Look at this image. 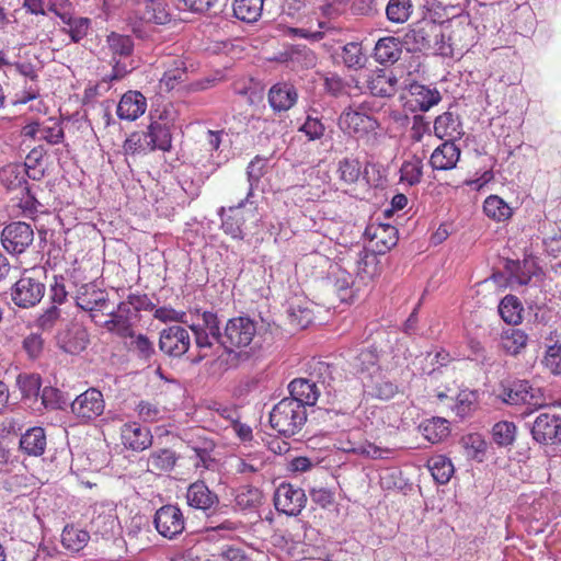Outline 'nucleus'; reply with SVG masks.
Instances as JSON below:
<instances>
[{
  "label": "nucleus",
  "mask_w": 561,
  "mask_h": 561,
  "mask_svg": "<svg viewBox=\"0 0 561 561\" xmlns=\"http://www.w3.org/2000/svg\"><path fill=\"white\" fill-rule=\"evenodd\" d=\"M419 432L427 442L437 444L449 435L448 421L442 417L425 420L419 425Z\"/></svg>",
  "instance_id": "nucleus-34"
},
{
  "label": "nucleus",
  "mask_w": 561,
  "mask_h": 561,
  "mask_svg": "<svg viewBox=\"0 0 561 561\" xmlns=\"http://www.w3.org/2000/svg\"><path fill=\"white\" fill-rule=\"evenodd\" d=\"M105 409L103 394L90 388L79 394L71 403V412L81 421H91L100 416Z\"/></svg>",
  "instance_id": "nucleus-13"
},
{
  "label": "nucleus",
  "mask_w": 561,
  "mask_h": 561,
  "mask_svg": "<svg viewBox=\"0 0 561 561\" xmlns=\"http://www.w3.org/2000/svg\"><path fill=\"white\" fill-rule=\"evenodd\" d=\"M434 133L445 141H454L460 139L463 135L462 124L459 116L451 112H445L437 116L434 122Z\"/></svg>",
  "instance_id": "nucleus-27"
},
{
  "label": "nucleus",
  "mask_w": 561,
  "mask_h": 561,
  "mask_svg": "<svg viewBox=\"0 0 561 561\" xmlns=\"http://www.w3.org/2000/svg\"><path fill=\"white\" fill-rule=\"evenodd\" d=\"M121 436L123 445L134 451H142L152 445L150 430L137 423L124 424Z\"/></svg>",
  "instance_id": "nucleus-21"
},
{
  "label": "nucleus",
  "mask_w": 561,
  "mask_h": 561,
  "mask_svg": "<svg viewBox=\"0 0 561 561\" xmlns=\"http://www.w3.org/2000/svg\"><path fill=\"white\" fill-rule=\"evenodd\" d=\"M430 131V124L422 115H414L410 137L414 141H421L424 134Z\"/></svg>",
  "instance_id": "nucleus-62"
},
{
  "label": "nucleus",
  "mask_w": 561,
  "mask_h": 561,
  "mask_svg": "<svg viewBox=\"0 0 561 561\" xmlns=\"http://www.w3.org/2000/svg\"><path fill=\"white\" fill-rule=\"evenodd\" d=\"M410 93L412 102L422 112H427L431 107L438 104L442 99L437 89H431L417 83L411 85Z\"/></svg>",
  "instance_id": "nucleus-35"
},
{
  "label": "nucleus",
  "mask_w": 561,
  "mask_h": 561,
  "mask_svg": "<svg viewBox=\"0 0 561 561\" xmlns=\"http://www.w3.org/2000/svg\"><path fill=\"white\" fill-rule=\"evenodd\" d=\"M423 164L420 159L404 162L401 167V180L410 185L417 184L422 179Z\"/></svg>",
  "instance_id": "nucleus-52"
},
{
  "label": "nucleus",
  "mask_w": 561,
  "mask_h": 561,
  "mask_svg": "<svg viewBox=\"0 0 561 561\" xmlns=\"http://www.w3.org/2000/svg\"><path fill=\"white\" fill-rule=\"evenodd\" d=\"M297 100V89L289 82L275 83L268 91V103L275 112L290 110Z\"/></svg>",
  "instance_id": "nucleus-23"
},
{
  "label": "nucleus",
  "mask_w": 561,
  "mask_h": 561,
  "mask_svg": "<svg viewBox=\"0 0 561 561\" xmlns=\"http://www.w3.org/2000/svg\"><path fill=\"white\" fill-rule=\"evenodd\" d=\"M307 496L301 488L290 483H282L274 493L275 508L288 516H297L306 506Z\"/></svg>",
  "instance_id": "nucleus-9"
},
{
  "label": "nucleus",
  "mask_w": 561,
  "mask_h": 561,
  "mask_svg": "<svg viewBox=\"0 0 561 561\" xmlns=\"http://www.w3.org/2000/svg\"><path fill=\"white\" fill-rule=\"evenodd\" d=\"M42 403L47 409L61 408V393L58 389L53 387H45L41 392Z\"/></svg>",
  "instance_id": "nucleus-60"
},
{
  "label": "nucleus",
  "mask_w": 561,
  "mask_h": 561,
  "mask_svg": "<svg viewBox=\"0 0 561 561\" xmlns=\"http://www.w3.org/2000/svg\"><path fill=\"white\" fill-rule=\"evenodd\" d=\"M374 51L377 62L393 65L401 57L402 43L394 36L382 37L376 43Z\"/></svg>",
  "instance_id": "nucleus-28"
},
{
  "label": "nucleus",
  "mask_w": 561,
  "mask_h": 561,
  "mask_svg": "<svg viewBox=\"0 0 561 561\" xmlns=\"http://www.w3.org/2000/svg\"><path fill=\"white\" fill-rule=\"evenodd\" d=\"M299 131H302L309 140H317L324 135L325 127L320 119L308 116Z\"/></svg>",
  "instance_id": "nucleus-55"
},
{
  "label": "nucleus",
  "mask_w": 561,
  "mask_h": 561,
  "mask_svg": "<svg viewBox=\"0 0 561 561\" xmlns=\"http://www.w3.org/2000/svg\"><path fill=\"white\" fill-rule=\"evenodd\" d=\"M497 398L508 405H534L541 407L545 404L542 392L539 388H535L525 379H506L500 383Z\"/></svg>",
  "instance_id": "nucleus-5"
},
{
  "label": "nucleus",
  "mask_w": 561,
  "mask_h": 561,
  "mask_svg": "<svg viewBox=\"0 0 561 561\" xmlns=\"http://www.w3.org/2000/svg\"><path fill=\"white\" fill-rule=\"evenodd\" d=\"M45 291L44 283L25 273L11 287L10 297L16 307L28 309L41 302Z\"/></svg>",
  "instance_id": "nucleus-7"
},
{
  "label": "nucleus",
  "mask_w": 561,
  "mask_h": 561,
  "mask_svg": "<svg viewBox=\"0 0 561 561\" xmlns=\"http://www.w3.org/2000/svg\"><path fill=\"white\" fill-rule=\"evenodd\" d=\"M545 367L553 375H561V345H550L542 360Z\"/></svg>",
  "instance_id": "nucleus-53"
},
{
  "label": "nucleus",
  "mask_w": 561,
  "mask_h": 561,
  "mask_svg": "<svg viewBox=\"0 0 561 561\" xmlns=\"http://www.w3.org/2000/svg\"><path fill=\"white\" fill-rule=\"evenodd\" d=\"M23 348L30 358H38L43 353L44 340L39 334L32 333L23 340Z\"/></svg>",
  "instance_id": "nucleus-58"
},
{
  "label": "nucleus",
  "mask_w": 561,
  "mask_h": 561,
  "mask_svg": "<svg viewBox=\"0 0 561 561\" xmlns=\"http://www.w3.org/2000/svg\"><path fill=\"white\" fill-rule=\"evenodd\" d=\"M16 386L23 399L37 398L42 392V379L38 374L21 373L16 377Z\"/></svg>",
  "instance_id": "nucleus-41"
},
{
  "label": "nucleus",
  "mask_w": 561,
  "mask_h": 561,
  "mask_svg": "<svg viewBox=\"0 0 561 561\" xmlns=\"http://www.w3.org/2000/svg\"><path fill=\"white\" fill-rule=\"evenodd\" d=\"M90 539L87 530L78 529L73 526H66L61 534V542L64 547L71 551H80Z\"/></svg>",
  "instance_id": "nucleus-42"
},
{
  "label": "nucleus",
  "mask_w": 561,
  "mask_h": 561,
  "mask_svg": "<svg viewBox=\"0 0 561 561\" xmlns=\"http://www.w3.org/2000/svg\"><path fill=\"white\" fill-rule=\"evenodd\" d=\"M64 138V130L59 124L54 123L53 126L43 124L39 139H44L51 145L59 144Z\"/></svg>",
  "instance_id": "nucleus-61"
},
{
  "label": "nucleus",
  "mask_w": 561,
  "mask_h": 561,
  "mask_svg": "<svg viewBox=\"0 0 561 561\" xmlns=\"http://www.w3.org/2000/svg\"><path fill=\"white\" fill-rule=\"evenodd\" d=\"M484 214L494 221H505L512 217L513 210L507 203L497 195H490L483 203Z\"/></svg>",
  "instance_id": "nucleus-39"
},
{
  "label": "nucleus",
  "mask_w": 561,
  "mask_h": 561,
  "mask_svg": "<svg viewBox=\"0 0 561 561\" xmlns=\"http://www.w3.org/2000/svg\"><path fill=\"white\" fill-rule=\"evenodd\" d=\"M26 175L27 170L22 164H9L0 170V181L9 191L27 192Z\"/></svg>",
  "instance_id": "nucleus-31"
},
{
  "label": "nucleus",
  "mask_w": 561,
  "mask_h": 561,
  "mask_svg": "<svg viewBox=\"0 0 561 561\" xmlns=\"http://www.w3.org/2000/svg\"><path fill=\"white\" fill-rule=\"evenodd\" d=\"M219 557L222 561H252L242 548L233 546H229L224 549Z\"/></svg>",
  "instance_id": "nucleus-63"
},
{
  "label": "nucleus",
  "mask_w": 561,
  "mask_h": 561,
  "mask_svg": "<svg viewBox=\"0 0 561 561\" xmlns=\"http://www.w3.org/2000/svg\"><path fill=\"white\" fill-rule=\"evenodd\" d=\"M152 146L147 131H134L124 141L123 148L125 153L135 154L138 152L153 151Z\"/></svg>",
  "instance_id": "nucleus-46"
},
{
  "label": "nucleus",
  "mask_w": 561,
  "mask_h": 561,
  "mask_svg": "<svg viewBox=\"0 0 561 561\" xmlns=\"http://www.w3.org/2000/svg\"><path fill=\"white\" fill-rule=\"evenodd\" d=\"M60 319V309L56 306L49 307L36 320V325L43 331L51 330Z\"/></svg>",
  "instance_id": "nucleus-57"
},
{
  "label": "nucleus",
  "mask_w": 561,
  "mask_h": 561,
  "mask_svg": "<svg viewBox=\"0 0 561 561\" xmlns=\"http://www.w3.org/2000/svg\"><path fill=\"white\" fill-rule=\"evenodd\" d=\"M146 107V98L140 92L128 91L121 98L116 113L121 119L135 121L145 113Z\"/></svg>",
  "instance_id": "nucleus-25"
},
{
  "label": "nucleus",
  "mask_w": 561,
  "mask_h": 561,
  "mask_svg": "<svg viewBox=\"0 0 561 561\" xmlns=\"http://www.w3.org/2000/svg\"><path fill=\"white\" fill-rule=\"evenodd\" d=\"M47 445L45 430L41 426L28 428L20 438V449L27 456L38 457Z\"/></svg>",
  "instance_id": "nucleus-29"
},
{
  "label": "nucleus",
  "mask_w": 561,
  "mask_h": 561,
  "mask_svg": "<svg viewBox=\"0 0 561 561\" xmlns=\"http://www.w3.org/2000/svg\"><path fill=\"white\" fill-rule=\"evenodd\" d=\"M397 85L396 75L386 69L374 70L367 80L370 94L378 98H392L397 93Z\"/></svg>",
  "instance_id": "nucleus-20"
},
{
  "label": "nucleus",
  "mask_w": 561,
  "mask_h": 561,
  "mask_svg": "<svg viewBox=\"0 0 561 561\" xmlns=\"http://www.w3.org/2000/svg\"><path fill=\"white\" fill-rule=\"evenodd\" d=\"M527 334L516 328H508L501 334L502 347L511 355H517L527 344Z\"/></svg>",
  "instance_id": "nucleus-40"
},
{
  "label": "nucleus",
  "mask_w": 561,
  "mask_h": 561,
  "mask_svg": "<svg viewBox=\"0 0 561 561\" xmlns=\"http://www.w3.org/2000/svg\"><path fill=\"white\" fill-rule=\"evenodd\" d=\"M186 501L191 507L204 512L214 510L219 504L218 495L202 480H197L188 485Z\"/></svg>",
  "instance_id": "nucleus-19"
},
{
  "label": "nucleus",
  "mask_w": 561,
  "mask_h": 561,
  "mask_svg": "<svg viewBox=\"0 0 561 561\" xmlns=\"http://www.w3.org/2000/svg\"><path fill=\"white\" fill-rule=\"evenodd\" d=\"M460 158V149L454 141H445L432 153L430 163L434 170L447 171L456 168Z\"/></svg>",
  "instance_id": "nucleus-26"
},
{
  "label": "nucleus",
  "mask_w": 561,
  "mask_h": 561,
  "mask_svg": "<svg viewBox=\"0 0 561 561\" xmlns=\"http://www.w3.org/2000/svg\"><path fill=\"white\" fill-rule=\"evenodd\" d=\"M60 19L68 26L66 32L70 35L73 43H79L88 34L90 20L87 18H72L69 14H61Z\"/></svg>",
  "instance_id": "nucleus-45"
},
{
  "label": "nucleus",
  "mask_w": 561,
  "mask_h": 561,
  "mask_svg": "<svg viewBox=\"0 0 561 561\" xmlns=\"http://www.w3.org/2000/svg\"><path fill=\"white\" fill-rule=\"evenodd\" d=\"M310 378H295L288 385L290 393L288 399H295L305 409L316 404L320 396L319 383L328 388L331 387V381L333 380V368L324 362L313 360L310 364Z\"/></svg>",
  "instance_id": "nucleus-3"
},
{
  "label": "nucleus",
  "mask_w": 561,
  "mask_h": 561,
  "mask_svg": "<svg viewBox=\"0 0 561 561\" xmlns=\"http://www.w3.org/2000/svg\"><path fill=\"white\" fill-rule=\"evenodd\" d=\"M248 203L251 202L250 198L245 196L237 205L230 206L228 209L221 207L218 210V215L221 218V228L224 232L231 236L233 239L242 240L244 238V218L241 208H243Z\"/></svg>",
  "instance_id": "nucleus-17"
},
{
  "label": "nucleus",
  "mask_w": 561,
  "mask_h": 561,
  "mask_svg": "<svg viewBox=\"0 0 561 561\" xmlns=\"http://www.w3.org/2000/svg\"><path fill=\"white\" fill-rule=\"evenodd\" d=\"M339 126L351 135L364 136L376 131L380 124L373 116L366 115L358 110L347 108L340 115Z\"/></svg>",
  "instance_id": "nucleus-15"
},
{
  "label": "nucleus",
  "mask_w": 561,
  "mask_h": 561,
  "mask_svg": "<svg viewBox=\"0 0 561 561\" xmlns=\"http://www.w3.org/2000/svg\"><path fill=\"white\" fill-rule=\"evenodd\" d=\"M428 467L432 471L433 478L439 484L447 483L454 473V466L451 461L444 456H437L432 458L430 460Z\"/></svg>",
  "instance_id": "nucleus-48"
},
{
  "label": "nucleus",
  "mask_w": 561,
  "mask_h": 561,
  "mask_svg": "<svg viewBox=\"0 0 561 561\" xmlns=\"http://www.w3.org/2000/svg\"><path fill=\"white\" fill-rule=\"evenodd\" d=\"M34 232L26 222L15 221L4 227L1 233L3 248L10 252L23 253L33 242Z\"/></svg>",
  "instance_id": "nucleus-12"
},
{
  "label": "nucleus",
  "mask_w": 561,
  "mask_h": 561,
  "mask_svg": "<svg viewBox=\"0 0 561 561\" xmlns=\"http://www.w3.org/2000/svg\"><path fill=\"white\" fill-rule=\"evenodd\" d=\"M236 503L241 510L257 507L262 503V492L255 486H242L236 495Z\"/></svg>",
  "instance_id": "nucleus-49"
},
{
  "label": "nucleus",
  "mask_w": 561,
  "mask_h": 561,
  "mask_svg": "<svg viewBox=\"0 0 561 561\" xmlns=\"http://www.w3.org/2000/svg\"><path fill=\"white\" fill-rule=\"evenodd\" d=\"M176 460L178 457L175 453L169 448L154 450L150 454L147 460V470L150 472L171 471L174 468Z\"/></svg>",
  "instance_id": "nucleus-37"
},
{
  "label": "nucleus",
  "mask_w": 561,
  "mask_h": 561,
  "mask_svg": "<svg viewBox=\"0 0 561 561\" xmlns=\"http://www.w3.org/2000/svg\"><path fill=\"white\" fill-rule=\"evenodd\" d=\"M506 268L510 272L512 282H515L519 285H526L530 280V276L525 274L522 271V267H520V264L518 261L517 262L508 261L506 263Z\"/></svg>",
  "instance_id": "nucleus-64"
},
{
  "label": "nucleus",
  "mask_w": 561,
  "mask_h": 561,
  "mask_svg": "<svg viewBox=\"0 0 561 561\" xmlns=\"http://www.w3.org/2000/svg\"><path fill=\"white\" fill-rule=\"evenodd\" d=\"M191 345L188 331L181 325H171L160 333L159 348L171 357H181Z\"/></svg>",
  "instance_id": "nucleus-14"
},
{
  "label": "nucleus",
  "mask_w": 561,
  "mask_h": 561,
  "mask_svg": "<svg viewBox=\"0 0 561 561\" xmlns=\"http://www.w3.org/2000/svg\"><path fill=\"white\" fill-rule=\"evenodd\" d=\"M174 128V124H170L169 122H152L148 126V135L150 136V141L153 145V150L159 149L162 151H170L172 149V129Z\"/></svg>",
  "instance_id": "nucleus-30"
},
{
  "label": "nucleus",
  "mask_w": 561,
  "mask_h": 561,
  "mask_svg": "<svg viewBox=\"0 0 561 561\" xmlns=\"http://www.w3.org/2000/svg\"><path fill=\"white\" fill-rule=\"evenodd\" d=\"M263 2V0H234L233 14L243 22H256L262 14Z\"/></svg>",
  "instance_id": "nucleus-36"
},
{
  "label": "nucleus",
  "mask_w": 561,
  "mask_h": 561,
  "mask_svg": "<svg viewBox=\"0 0 561 561\" xmlns=\"http://www.w3.org/2000/svg\"><path fill=\"white\" fill-rule=\"evenodd\" d=\"M363 386L368 396L380 400H390L399 391L398 385L382 375L381 371L363 378Z\"/></svg>",
  "instance_id": "nucleus-22"
},
{
  "label": "nucleus",
  "mask_w": 561,
  "mask_h": 561,
  "mask_svg": "<svg viewBox=\"0 0 561 561\" xmlns=\"http://www.w3.org/2000/svg\"><path fill=\"white\" fill-rule=\"evenodd\" d=\"M341 179L346 183H355L360 175V163L356 159H344L339 167Z\"/></svg>",
  "instance_id": "nucleus-54"
},
{
  "label": "nucleus",
  "mask_w": 561,
  "mask_h": 561,
  "mask_svg": "<svg viewBox=\"0 0 561 561\" xmlns=\"http://www.w3.org/2000/svg\"><path fill=\"white\" fill-rule=\"evenodd\" d=\"M134 46L129 35L117 32L106 35L99 54L100 59L108 64L111 71L103 73L102 82L121 81L136 68L131 59Z\"/></svg>",
  "instance_id": "nucleus-2"
},
{
  "label": "nucleus",
  "mask_w": 561,
  "mask_h": 561,
  "mask_svg": "<svg viewBox=\"0 0 561 561\" xmlns=\"http://www.w3.org/2000/svg\"><path fill=\"white\" fill-rule=\"evenodd\" d=\"M157 531L168 539H174L185 529V520L182 511L175 505H163L153 519Z\"/></svg>",
  "instance_id": "nucleus-11"
},
{
  "label": "nucleus",
  "mask_w": 561,
  "mask_h": 561,
  "mask_svg": "<svg viewBox=\"0 0 561 561\" xmlns=\"http://www.w3.org/2000/svg\"><path fill=\"white\" fill-rule=\"evenodd\" d=\"M523 310L517 297L505 296L499 306V312L502 319L508 324H517L522 320L520 311Z\"/></svg>",
  "instance_id": "nucleus-44"
},
{
  "label": "nucleus",
  "mask_w": 561,
  "mask_h": 561,
  "mask_svg": "<svg viewBox=\"0 0 561 561\" xmlns=\"http://www.w3.org/2000/svg\"><path fill=\"white\" fill-rule=\"evenodd\" d=\"M26 26L28 37L39 43L46 42L55 30V21L47 12L33 15Z\"/></svg>",
  "instance_id": "nucleus-32"
},
{
  "label": "nucleus",
  "mask_w": 561,
  "mask_h": 561,
  "mask_svg": "<svg viewBox=\"0 0 561 561\" xmlns=\"http://www.w3.org/2000/svg\"><path fill=\"white\" fill-rule=\"evenodd\" d=\"M379 354L375 347H367L360 350L355 356L352 365L355 371L362 375V379L369 375H375L380 371L378 365Z\"/></svg>",
  "instance_id": "nucleus-33"
},
{
  "label": "nucleus",
  "mask_w": 561,
  "mask_h": 561,
  "mask_svg": "<svg viewBox=\"0 0 561 561\" xmlns=\"http://www.w3.org/2000/svg\"><path fill=\"white\" fill-rule=\"evenodd\" d=\"M333 56L348 70L354 71L364 69L368 62V57L358 42L344 44L334 51Z\"/></svg>",
  "instance_id": "nucleus-24"
},
{
  "label": "nucleus",
  "mask_w": 561,
  "mask_h": 561,
  "mask_svg": "<svg viewBox=\"0 0 561 561\" xmlns=\"http://www.w3.org/2000/svg\"><path fill=\"white\" fill-rule=\"evenodd\" d=\"M57 345L68 354H79L89 343L88 331L80 324L70 323L56 335Z\"/></svg>",
  "instance_id": "nucleus-16"
},
{
  "label": "nucleus",
  "mask_w": 561,
  "mask_h": 561,
  "mask_svg": "<svg viewBox=\"0 0 561 561\" xmlns=\"http://www.w3.org/2000/svg\"><path fill=\"white\" fill-rule=\"evenodd\" d=\"M154 318L167 322V321H175L183 324H187L188 327L192 324L187 319V314L184 311H176L173 308L161 307L154 310Z\"/></svg>",
  "instance_id": "nucleus-56"
},
{
  "label": "nucleus",
  "mask_w": 561,
  "mask_h": 561,
  "mask_svg": "<svg viewBox=\"0 0 561 561\" xmlns=\"http://www.w3.org/2000/svg\"><path fill=\"white\" fill-rule=\"evenodd\" d=\"M306 422L307 411L295 399H282L270 412L272 428L285 437H291L299 433Z\"/></svg>",
  "instance_id": "nucleus-4"
},
{
  "label": "nucleus",
  "mask_w": 561,
  "mask_h": 561,
  "mask_svg": "<svg viewBox=\"0 0 561 561\" xmlns=\"http://www.w3.org/2000/svg\"><path fill=\"white\" fill-rule=\"evenodd\" d=\"M185 443L187 448L194 453V468L196 470H215L217 461L214 457L216 444L214 439L205 433L204 430H195L186 434Z\"/></svg>",
  "instance_id": "nucleus-6"
},
{
  "label": "nucleus",
  "mask_w": 561,
  "mask_h": 561,
  "mask_svg": "<svg viewBox=\"0 0 561 561\" xmlns=\"http://www.w3.org/2000/svg\"><path fill=\"white\" fill-rule=\"evenodd\" d=\"M529 428L533 439L540 445L561 444V416L556 413L538 414Z\"/></svg>",
  "instance_id": "nucleus-8"
},
{
  "label": "nucleus",
  "mask_w": 561,
  "mask_h": 561,
  "mask_svg": "<svg viewBox=\"0 0 561 561\" xmlns=\"http://www.w3.org/2000/svg\"><path fill=\"white\" fill-rule=\"evenodd\" d=\"M194 311L201 314L203 321V323L192 322L190 325L199 351L211 348L216 342L222 347V353L218 355L215 363L225 370L238 366L240 353H237L234 348L250 345L256 334L255 322L249 317H236L227 321L224 332H221L217 313L208 310L201 311V309ZM206 356V353H199L192 363L197 364Z\"/></svg>",
  "instance_id": "nucleus-1"
},
{
  "label": "nucleus",
  "mask_w": 561,
  "mask_h": 561,
  "mask_svg": "<svg viewBox=\"0 0 561 561\" xmlns=\"http://www.w3.org/2000/svg\"><path fill=\"white\" fill-rule=\"evenodd\" d=\"M138 416L144 422H156L161 419V410L153 403L140 401L137 405Z\"/></svg>",
  "instance_id": "nucleus-59"
},
{
  "label": "nucleus",
  "mask_w": 561,
  "mask_h": 561,
  "mask_svg": "<svg viewBox=\"0 0 561 561\" xmlns=\"http://www.w3.org/2000/svg\"><path fill=\"white\" fill-rule=\"evenodd\" d=\"M76 304L80 309L90 312V317L95 323H100L98 312L103 314L107 311L110 299L106 291L96 288L94 284L90 283L79 288Z\"/></svg>",
  "instance_id": "nucleus-10"
},
{
  "label": "nucleus",
  "mask_w": 561,
  "mask_h": 561,
  "mask_svg": "<svg viewBox=\"0 0 561 561\" xmlns=\"http://www.w3.org/2000/svg\"><path fill=\"white\" fill-rule=\"evenodd\" d=\"M136 18L146 23L165 24L170 21V14L162 0H130Z\"/></svg>",
  "instance_id": "nucleus-18"
},
{
  "label": "nucleus",
  "mask_w": 561,
  "mask_h": 561,
  "mask_svg": "<svg viewBox=\"0 0 561 561\" xmlns=\"http://www.w3.org/2000/svg\"><path fill=\"white\" fill-rule=\"evenodd\" d=\"M103 314L110 317L108 320L103 322V327L111 333L121 337H134V330L131 328L130 318H125L118 314L114 309H107Z\"/></svg>",
  "instance_id": "nucleus-38"
},
{
  "label": "nucleus",
  "mask_w": 561,
  "mask_h": 561,
  "mask_svg": "<svg viewBox=\"0 0 561 561\" xmlns=\"http://www.w3.org/2000/svg\"><path fill=\"white\" fill-rule=\"evenodd\" d=\"M130 342V348L137 354L138 358L150 362L156 354L153 343L144 334L134 335Z\"/></svg>",
  "instance_id": "nucleus-51"
},
{
  "label": "nucleus",
  "mask_w": 561,
  "mask_h": 561,
  "mask_svg": "<svg viewBox=\"0 0 561 561\" xmlns=\"http://www.w3.org/2000/svg\"><path fill=\"white\" fill-rule=\"evenodd\" d=\"M516 426L513 422L501 421L494 424L492 428V437L500 447L513 445L516 438Z\"/></svg>",
  "instance_id": "nucleus-47"
},
{
  "label": "nucleus",
  "mask_w": 561,
  "mask_h": 561,
  "mask_svg": "<svg viewBox=\"0 0 561 561\" xmlns=\"http://www.w3.org/2000/svg\"><path fill=\"white\" fill-rule=\"evenodd\" d=\"M413 11L411 0H389L386 7L387 19L397 24L407 22Z\"/></svg>",
  "instance_id": "nucleus-43"
},
{
  "label": "nucleus",
  "mask_w": 561,
  "mask_h": 561,
  "mask_svg": "<svg viewBox=\"0 0 561 561\" xmlns=\"http://www.w3.org/2000/svg\"><path fill=\"white\" fill-rule=\"evenodd\" d=\"M266 167V159L256 156L248 165L247 175L249 187L247 192L248 198H251L253 195V187L260 181V179L264 174V169Z\"/></svg>",
  "instance_id": "nucleus-50"
}]
</instances>
